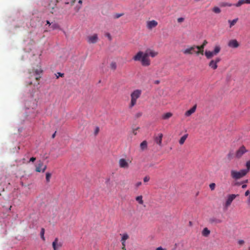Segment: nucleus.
Here are the masks:
<instances>
[{
    "instance_id": "obj_1",
    "label": "nucleus",
    "mask_w": 250,
    "mask_h": 250,
    "mask_svg": "<svg viewBox=\"0 0 250 250\" xmlns=\"http://www.w3.org/2000/svg\"><path fill=\"white\" fill-rule=\"evenodd\" d=\"M42 71L41 69V68L29 70V78L30 79H32V78H33L38 82L41 78V74L42 73Z\"/></svg>"
},
{
    "instance_id": "obj_2",
    "label": "nucleus",
    "mask_w": 250,
    "mask_h": 250,
    "mask_svg": "<svg viewBox=\"0 0 250 250\" xmlns=\"http://www.w3.org/2000/svg\"><path fill=\"white\" fill-rule=\"evenodd\" d=\"M47 168L46 165H43L42 162L40 161L39 163L37 165L36 167V171L38 172H44Z\"/></svg>"
},
{
    "instance_id": "obj_3",
    "label": "nucleus",
    "mask_w": 250,
    "mask_h": 250,
    "mask_svg": "<svg viewBox=\"0 0 250 250\" xmlns=\"http://www.w3.org/2000/svg\"><path fill=\"white\" fill-rule=\"evenodd\" d=\"M62 246V243L59 241L58 238H56L52 243V247L54 250H57Z\"/></svg>"
},
{
    "instance_id": "obj_4",
    "label": "nucleus",
    "mask_w": 250,
    "mask_h": 250,
    "mask_svg": "<svg viewBox=\"0 0 250 250\" xmlns=\"http://www.w3.org/2000/svg\"><path fill=\"white\" fill-rule=\"evenodd\" d=\"M51 177V174L49 173V172H47L45 174V179H46V181L47 183H49L50 182V178Z\"/></svg>"
},
{
    "instance_id": "obj_5",
    "label": "nucleus",
    "mask_w": 250,
    "mask_h": 250,
    "mask_svg": "<svg viewBox=\"0 0 250 250\" xmlns=\"http://www.w3.org/2000/svg\"><path fill=\"white\" fill-rule=\"evenodd\" d=\"M44 232H45L44 229L43 228H42L41 229V237L43 241L45 240V238L44 237Z\"/></svg>"
},
{
    "instance_id": "obj_6",
    "label": "nucleus",
    "mask_w": 250,
    "mask_h": 250,
    "mask_svg": "<svg viewBox=\"0 0 250 250\" xmlns=\"http://www.w3.org/2000/svg\"><path fill=\"white\" fill-rule=\"evenodd\" d=\"M64 75L63 73H61L60 72L57 73V74H56L57 78H58L59 77H62Z\"/></svg>"
},
{
    "instance_id": "obj_7",
    "label": "nucleus",
    "mask_w": 250,
    "mask_h": 250,
    "mask_svg": "<svg viewBox=\"0 0 250 250\" xmlns=\"http://www.w3.org/2000/svg\"><path fill=\"white\" fill-rule=\"evenodd\" d=\"M36 160V158L35 157H32L30 158V162H34Z\"/></svg>"
},
{
    "instance_id": "obj_8",
    "label": "nucleus",
    "mask_w": 250,
    "mask_h": 250,
    "mask_svg": "<svg viewBox=\"0 0 250 250\" xmlns=\"http://www.w3.org/2000/svg\"><path fill=\"white\" fill-rule=\"evenodd\" d=\"M56 131H55V132L53 133V134L52 135V138H55V136H56Z\"/></svg>"
},
{
    "instance_id": "obj_9",
    "label": "nucleus",
    "mask_w": 250,
    "mask_h": 250,
    "mask_svg": "<svg viewBox=\"0 0 250 250\" xmlns=\"http://www.w3.org/2000/svg\"><path fill=\"white\" fill-rule=\"evenodd\" d=\"M56 27H57V25H56V24H54L52 26L53 29H55L56 28Z\"/></svg>"
},
{
    "instance_id": "obj_10",
    "label": "nucleus",
    "mask_w": 250,
    "mask_h": 250,
    "mask_svg": "<svg viewBox=\"0 0 250 250\" xmlns=\"http://www.w3.org/2000/svg\"><path fill=\"white\" fill-rule=\"evenodd\" d=\"M33 84V82H32V81H30V82H29V83H28V84H29V85H31V84Z\"/></svg>"
},
{
    "instance_id": "obj_11",
    "label": "nucleus",
    "mask_w": 250,
    "mask_h": 250,
    "mask_svg": "<svg viewBox=\"0 0 250 250\" xmlns=\"http://www.w3.org/2000/svg\"><path fill=\"white\" fill-rule=\"evenodd\" d=\"M46 24H49V25L51 24L50 22L48 21H46Z\"/></svg>"
}]
</instances>
